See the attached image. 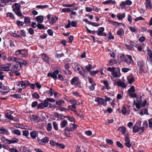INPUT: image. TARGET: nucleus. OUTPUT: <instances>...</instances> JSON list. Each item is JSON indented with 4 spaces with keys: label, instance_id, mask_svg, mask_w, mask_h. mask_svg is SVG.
Segmentation results:
<instances>
[{
    "label": "nucleus",
    "instance_id": "f257e3e1",
    "mask_svg": "<svg viewBox=\"0 0 152 152\" xmlns=\"http://www.w3.org/2000/svg\"><path fill=\"white\" fill-rule=\"evenodd\" d=\"M20 5L18 3H15L12 7L13 11L16 15L19 17H21L22 15V13L20 10Z\"/></svg>",
    "mask_w": 152,
    "mask_h": 152
},
{
    "label": "nucleus",
    "instance_id": "f03ea898",
    "mask_svg": "<svg viewBox=\"0 0 152 152\" xmlns=\"http://www.w3.org/2000/svg\"><path fill=\"white\" fill-rule=\"evenodd\" d=\"M1 140L5 143L8 144L18 142L19 141V140L15 137H13L11 140H9L8 139H5L4 137H2L1 138Z\"/></svg>",
    "mask_w": 152,
    "mask_h": 152
},
{
    "label": "nucleus",
    "instance_id": "7ed1b4c3",
    "mask_svg": "<svg viewBox=\"0 0 152 152\" xmlns=\"http://www.w3.org/2000/svg\"><path fill=\"white\" fill-rule=\"evenodd\" d=\"M72 67L75 71L79 72L80 74L82 76H84V72L81 71L82 67L79 64L77 63H72Z\"/></svg>",
    "mask_w": 152,
    "mask_h": 152
},
{
    "label": "nucleus",
    "instance_id": "20e7f679",
    "mask_svg": "<svg viewBox=\"0 0 152 152\" xmlns=\"http://www.w3.org/2000/svg\"><path fill=\"white\" fill-rule=\"evenodd\" d=\"M137 69L139 70V73L143 72L145 69V63L143 61H139L137 62Z\"/></svg>",
    "mask_w": 152,
    "mask_h": 152
},
{
    "label": "nucleus",
    "instance_id": "39448f33",
    "mask_svg": "<svg viewBox=\"0 0 152 152\" xmlns=\"http://www.w3.org/2000/svg\"><path fill=\"white\" fill-rule=\"evenodd\" d=\"M10 91L9 87L4 86L0 83V91L3 95H5Z\"/></svg>",
    "mask_w": 152,
    "mask_h": 152
},
{
    "label": "nucleus",
    "instance_id": "423d86ee",
    "mask_svg": "<svg viewBox=\"0 0 152 152\" xmlns=\"http://www.w3.org/2000/svg\"><path fill=\"white\" fill-rule=\"evenodd\" d=\"M37 140L38 141L39 144L45 145L49 141V138L48 137H45L44 139H42L40 137H38Z\"/></svg>",
    "mask_w": 152,
    "mask_h": 152
},
{
    "label": "nucleus",
    "instance_id": "0eeeda50",
    "mask_svg": "<svg viewBox=\"0 0 152 152\" xmlns=\"http://www.w3.org/2000/svg\"><path fill=\"white\" fill-rule=\"evenodd\" d=\"M72 84L75 87L77 86L80 83L79 78L77 77H73L71 80Z\"/></svg>",
    "mask_w": 152,
    "mask_h": 152
},
{
    "label": "nucleus",
    "instance_id": "6e6552de",
    "mask_svg": "<svg viewBox=\"0 0 152 152\" xmlns=\"http://www.w3.org/2000/svg\"><path fill=\"white\" fill-rule=\"evenodd\" d=\"M70 127H66L65 130H67L68 132H72L76 129L77 126L74 124H69Z\"/></svg>",
    "mask_w": 152,
    "mask_h": 152
},
{
    "label": "nucleus",
    "instance_id": "1a4fd4ad",
    "mask_svg": "<svg viewBox=\"0 0 152 152\" xmlns=\"http://www.w3.org/2000/svg\"><path fill=\"white\" fill-rule=\"evenodd\" d=\"M59 71L58 70H56L55 71L52 73H49L48 74V77H51L54 79L56 80L57 79V75L58 74Z\"/></svg>",
    "mask_w": 152,
    "mask_h": 152
},
{
    "label": "nucleus",
    "instance_id": "9d476101",
    "mask_svg": "<svg viewBox=\"0 0 152 152\" xmlns=\"http://www.w3.org/2000/svg\"><path fill=\"white\" fill-rule=\"evenodd\" d=\"M48 105V103L45 99L44 100V102L39 104L37 106L38 109H42L47 107Z\"/></svg>",
    "mask_w": 152,
    "mask_h": 152
},
{
    "label": "nucleus",
    "instance_id": "9b49d317",
    "mask_svg": "<svg viewBox=\"0 0 152 152\" xmlns=\"http://www.w3.org/2000/svg\"><path fill=\"white\" fill-rule=\"evenodd\" d=\"M95 101L97 102L99 104L105 106L107 105V103L106 102H104V99L102 98L99 97L95 99Z\"/></svg>",
    "mask_w": 152,
    "mask_h": 152
},
{
    "label": "nucleus",
    "instance_id": "f8f14e48",
    "mask_svg": "<svg viewBox=\"0 0 152 152\" xmlns=\"http://www.w3.org/2000/svg\"><path fill=\"white\" fill-rule=\"evenodd\" d=\"M0 134L9 135L10 134V132L6 129L0 126Z\"/></svg>",
    "mask_w": 152,
    "mask_h": 152
},
{
    "label": "nucleus",
    "instance_id": "ddd939ff",
    "mask_svg": "<svg viewBox=\"0 0 152 152\" xmlns=\"http://www.w3.org/2000/svg\"><path fill=\"white\" fill-rule=\"evenodd\" d=\"M104 28L103 27H100L98 28V31L94 32H96V34L99 36H102L103 35V32L104 31Z\"/></svg>",
    "mask_w": 152,
    "mask_h": 152
},
{
    "label": "nucleus",
    "instance_id": "4468645a",
    "mask_svg": "<svg viewBox=\"0 0 152 152\" xmlns=\"http://www.w3.org/2000/svg\"><path fill=\"white\" fill-rule=\"evenodd\" d=\"M125 145L128 148H130L131 146V145L130 143V140L129 137L127 136H125Z\"/></svg>",
    "mask_w": 152,
    "mask_h": 152
},
{
    "label": "nucleus",
    "instance_id": "2eb2a0df",
    "mask_svg": "<svg viewBox=\"0 0 152 152\" xmlns=\"http://www.w3.org/2000/svg\"><path fill=\"white\" fill-rule=\"evenodd\" d=\"M38 133L36 131H33L30 133V135L31 137L34 139H36L37 137V138L38 136Z\"/></svg>",
    "mask_w": 152,
    "mask_h": 152
},
{
    "label": "nucleus",
    "instance_id": "dca6fc26",
    "mask_svg": "<svg viewBox=\"0 0 152 152\" xmlns=\"http://www.w3.org/2000/svg\"><path fill=\"white\" fill-rule=\"evenodd\" d=\"M41 56L42 59L44 61L49 63V59L47 54L45 53H43L41 54Z\"/></svg>",
    "mask_w": 152,
    "mask_h": 152
},
{
    "label": "nucleus",
    "instance_id": "f3484780",
    "mask_svg": "<svg viewBox=\"0 0 152 152\" xmlns=\"http://www.w3.org/2000/svg\"><path fill=\"white\" fill-rule=\"evenodd\" d=\"M117 35L121 38H122V36L124 34V31L122 28H119L117 32Z\"/></svg>",
    "mask_w": 152,
    "mask_h": 152
},
{
    "label": "nucleus",
    "instance_id": "a211bd4d",
    "mask_svg": "<svg viewBox=\"0 0 152 152\" xmlns=\"http://www.w3.org/2000/svg\"><path fill=\"white\" fill-rule=\"evenodd\" d=\"M58 18L56 16H52L48 21L49 23L51 24L55 23L58 20Z\"/></svg>",
    "mask_w": 152,
    "mask_h": 152
},
{
    "label": "nucleus",
    "instance_id": "6ab92c4d",
    "mask_svg": "<svg viewBox=\"0 0 152 152\" xmlns=\"http://www.w3.org/2000/svg\"><path fill=\"white\" fill-rule=\"evenodd\" d=\"M64 118H67V120L70 122H73L74 123L75 122V119L73 116H71L70 115H68L67 116H64Z\"/></svg>",
    "mask_w": 152,
    "mask_h": 152
},
{
    "label": "nucleus",
    "instance_id": "aec40b11",
    "mask_svg": "<svg viewBox=\"0 0 152 152\" xmlns=\"http://www.w3.org/2000/svg\"><path fill=\"white\" fill-rule=\"evenodd\" d=\"M117 84L118 86L122 87L124 88H126V84L124 82H122L120 80L117 81Z\"/></svg>",
    "mask_w": 152,
    "mask_h": 152
},
{
    "label": "nucleus",
    "instance_id": "412c9836",
    "mask_svg": "<svg viewBox=\"0 0 152 152\" xmlns=\"http://www.w3.org/2000/svg\"><path fill=\"white\" fill-rule=\"evenodd\" d=\"M117 130L120 131L122 134H124L126 132V128L125 127L121 126L118 127Z\"/></svg>",
    "mask_w": 152,
    "mask_h": 152
},
{
    "label": "nucleus",
    "instance_id": "4be33fe9",
    "mask_svg": "<svg viewBox=\"0 0 152 152\" xmlns=\"http://www.w3.org/2000/svg\"><path fill=\"white\" fill-rule=\"evenodd\" d=\"M35 19L38 22L41 23L44 20V18L42 16H38L35 18Z\"/></svg>",
    "mask_w": 152,
    "mask_h": 152
},
{
    "label": "nucleus",
    "instance_id": "5701e85b",
    "mask_svg": "<svg viewBox=\"0 0 152 152\" xmlns=\"http://www.w3.org/2000/svg\"><path fill=\"white\" fill-rule=\"evenodd\" d=\"M94 68L91 65L88 64L86 66L85 70L86 72H90L91 71V70Z\"/></svg>",
    "mask_w": 152,
    "mask_h": 152
},
{
    "label": "nucleus",
    "instance_id": "b1692460",
    "mask_svg": "<svg viewBox=\"0 0 152 152\" xmlns=\"http://www.w3.org/2000/svg\"><path fill=\"white\" fill-rule=\"evenodd\" d=\"M68 124V122L66 120L62 121L60 123V126L61 128H63L66 126Z\"/></svg>",
    "mask_w": 152,
    "mask_h": 152
},
{
    "label": "nucleus",
    "instance_id": "393cba45",
    "mask_svg": "<svg viewBox=\"0 0 152 152\" xmlns=\"http://www.w3.org/2000/svg\"><path fill=\"white\" fill-rule=\"evenodd\" d=\"M11 66V64H10L9 65L7 66L1 67V70L3 71H8L10 70V68Z\"/></svg>",
    "mask_w": 152,
    "mask_h": 152
},
{
    "label": "nucleus",
    "instance_id": "a878e982",
    "mask_svg": "<svg viewBox=\"0 0 152 152\" xmlns=\"http://www.w3.org/2000/svg\"><path fill=\"white\" fill-rule=\"evenodd\" d=\"M26 85V84L25 81H18L17 84L18 86L19 87H23V88H25V87Z\"/></svg>",
    "mask_w": 152,
    "mask_h": 152
},
{
    "label": "nucleus",
    "instance_id": "bb28decb",
    "mask_svg": "<svg viewBox=\"0 0 152 152\" xmlns=\"http://www.w3.org/2000/svg\"><path fill=\"white\" fill-rule=\"evenodd\" d=\"M10 129L12 131V133L13 134H16L18 135H20L21 134V133L20 131L18 130L15 129L14 130H12V129H13L12 128H10Z\"/></svg>",
    "mask_w": 152,
    "mask_h": 152
},
{
    "label": "nucleus",
    "instance_id": "cd10ccee",
    "mask_svg": "<svg viewBox=\"0 0 152 152\" xmlns=\"http://www.w3.org/2000/svg\"><path fill=\"white\" fill-rule=\"evenodd\" d=\"M117 15L118 19L119 20H122L126 16L125 13H124L121 14H120V13H118Z\"/></svg>",
    "mask_w": 152,
    "mask_h": 152
},
{
    "label": "nucleus",
    "instance_id": "c85d7f7f",
    "mask_svg": "<svg viewBox=\"0 0 152 152\" xmlns=\"http://www.w3.org/2000/svg\"><path fill=\"white\" fill-rule=\"evenodd\" d=\"M8 60L9 61H15L17 62L18 63V59L16 57H11L9 56L8 58Z\"/></svg>",
    "mask_w": 152,
    "mask_h": 152
},
{
    "label": "nucleus",
    "instance_id": "c756f323",
    "mask_svg": "<svg viewBox=\"0 0 152 152\" xmlns=\"http://www.w3.org/2000/svg\"><path fill=\"white\" fill-rule=\"evenodd\" d=\"M18 63L20 65V66L21 68L23 66H25L27 64V62L25 60H23L22 62H19L18 61Z\"/></svg>",
    "mask_w": 152,
    "mask_h": 152
},
{
    "label": "nucleus",
    "instance_id": "7c9ffc66",
    "mask_svg": "<svg viewBox=\"0 0 152 152\" xmlns=\"http://www.w3.org/2000/svg\"><path fill=\"white\" fill-rule=\"evenodd\" d=\"M6 17H9L12 19H15V15L14 14L11 12H8L6 14Z\"/></svg>",
    "mask_w": 152,
    "mask_h": 152
},
{
    "label": "nucleus",
    "instance_id": "2f4dec72",
    "mask_svg": "<svg viewBox=\"0 0 152 152\" xmlns=\"http://www.w3.org/2000/svg\"><path fill=\"white\" fill-rule=\"evenodd\" d=\"M122 114L124 115H125L126 114L129 115L130 114V112L127 111L126 108L124 107L122 110Z\"/></svg>",
    "mask_w": 152,
    "mask_h": 152
},
{
    "label": "nucleus",
    "instance_id": "473e14b6",
    "mask_svg": "<svg viewBox=\"0 0 152 152\" xmlns=\"http://www.w3.org/2000/svg\"><path fill=\"white\" fill-rule=\"evenodd\" d=\"M64 103V101L63 99H61L57 100L56 102V104L57 105H58L59 106L62 105V104H63Z\"/></svg>",
    "mask_w": 152,
    "mask_h": 152
},
{
    "label": "nucleus",
    "instance_id": "72a5a7b5",
    "mask_svg": "<svg viewBox=\"0 0 152 152\" xmlns=\"http://www.w3.org/2000/svg\"><path fill=\"white\" fill-rule=\"evenodd\" d=\"M125 45L126 46L127 49L129 50H134V46L132 44H130L129 45L126 44Z\"/></svg>",
    "mask_w": 152,
    "mask_h": 152
},
{
    "label": "nucleus",
    "instance_id": "f704fd0d",
    "mask_svg": "<svg viewBox=\"0 0 152 152\" xmlns=\"http://www.w3.org/2000/svg\"><path fill=\"white\" fill-rule=\"evenodd\" d=\"M8 111H7L6 112V115L7 118H8L10 120H13V117L11 115V114H10L8 113Z\"/></svg>",
    "mask_w": 152,
    "mask_h": 152
},
{
    "label": "nucleus",
    "instance_id": "c9c22d12",
    "mask_svg": "<svg viewBox=\"0 0 152 152\" xmlns=\"http://www.w3.org/2000/svg\"><path fill=\"white\" fill-rule=\"evenodd\" d=\"M21 129H25L29 130H32V127L31 126H21L19 127Z\"/></svg>",
    "mask_w": 152,
    "mask_h": 152
},
{
    "label": "nucleus",
    "instance_id": "e433bc0d",
    "mask_svg": "<svg viewBox=\"0 0 152 152\" xmlns=\"http://www.w3.org/2000/svg\"><path fill=\"white\" fill-rule=\"evenodd\" d=\"M10 96L14 98H15L16 99H21V96L20 94H13L12 95H10Z\"/></svg>",
    "mask_w": 152,
    "mask_h": 152
},
{
    "label": "nucleus",
    "instance_id": "4c0bfd02",
    "mask_svg": "<svg viewBox=\"0 0 152 152\" xmlns=\"http://www.w3.org/2000/svg\"><path fill=\"white\" fill-rule=\"evenodd\" d=\"M139 128L137 126L134 125L133 128V132L135 133L139 131Z\"/></svg>",
    "mask_w": 152,
    "mask_h": 152
},
{
    "label": "nucleus",
    "instance_id": "58836bf2",
    "mask_svg": "<svg viewBox=\"0 0 152 152\" xmlns=\"http://www.w3.org/2000/svg\"><path fill=\"white\" fill-rule=\"evenodd\" d=\"M37 27L39 29H46L47 28L45 26L43 25L38 23L37 24Z\"/></svg>",
    "mask_w": 152,
    "mask_h": 152
},
{
    "label": "nucleus",
    "instance_id": "ea45409f",
    "mask_svg": "<svg viewBox=\"0 0 152 152\" xmlns=\"http://www.w3.org/2000/svg\"><path fill=\"white\" fill-rule=\"evenodd\" d=\"M99 72V70L91 71L89 73L90 75L93 76H94L95 75Z\"/></svg>",
    "mask_w": 152,
    "mask_h": 152
},
{
    "label": "nucleus",
    "instance_id": "a19ab883",
    "mask_svg": "<svg viewBox=\"0 0 152 152\" xmlns=\"http://www.w3.org/2000/svg\"><path fill=\"white\" fill-rule=\"evenodd\" d=\"M21 54L24 56H27L28 55V53L26 50H21Z\"/></svg>",
    "mask_w": 152,
    "mask_h": 152
},
{
    "label": "nucleus",
    "instance_id": "79ce46f5",
    "mask_svg": "<svg viewBox=\"0 0 152 152\" xmlns=\"http://www.w3.org/2000/svg\"><path fill=\"white\" fill-rule=\"evenodd\" d=\"M75 3H73L71 4H64L63 5V6L66 7H73L75 6Z\"/></svg>",
    "mask_w": 152,
    "mask_h": 152
},
{
    "label": "nucleus",
    "instance_id": "37998d69",
    "mask_svg": "<svg viewBox=\"0 0 152 152\" xmlns=\"http://www.w3.org/2000/svg\"><path fill=\"white\" fill-rule=\"evenodd\" d=\"M127 80L129 83H131L134 81V78L132 77H127Z\"/></svg>",
    "mask_w": 152,
    "mask_h": 152
},
{
    "label": "nucleus",
    "instance_id": "c03bdc74",
    "mask_svg": "<svg viewBox=\"0 0 152 152\" xmlns=\"http://www.w3.org/2000/svg\"><path fill=\"white\" fill-rule=\"evenodd\" d=\"M148 126V122L147 121H145L143 122L142 127L144 129H145L147 128Z\"/></svg>",
    "mask_w": 152,
    "mask_h": 152
},
{
    "label": "nucleus",
    "instance_id": "a18cd8bd",
    "mask_svg": "<svg viewBox=\"0 0 152 152\" xmlns=\"http://www.w3.org/2000/svg\"><path fill=\"white\" fill-rule=\"evenodd\" d=\"M134 88L133 86H132L128 90V92L129 93V94L132 93H134Z\"/></svg>",
    "mask_w": 152,
    "mask_h": 152
},
{
    "label": "nucleus",
    "instance_id": "49530a36",
    "mask_svg": "<svg viewBox=\"0 0 152 152\" xmlns=\"http://www.w3.org/2000/svg\"><path fill=\"white\" fill-rule=\"evenodd\" d=\"M103 82L104 85L105 86L106 88L107 89H108L110 88V87L109 86V83L107 81H104Z\"/></svg>",
    "mask_w": 152,
    "mask_h": 152
},
{
    "label": "nucleus",
    "instance_id": "de8ad7c7",
    "mask_svg": "<svg viewBox=\"0 0 152 152\" xmlns=\"http://www.w3.org/2000/svg\"><path fill=\"white\" fill-rule=\"evenodd\" d=\"M52 129V124L50 123H48L47 126V129L48 131H50Z\"/></svg>",
    "mask_w": 152,
    "mask_h": 152
},
{
    "label": "nucleus",
    "instance_id": "09e8293b",
    "mask_svg": "<svg viewBox=\"0 0 152 152\" xmlns=\"http://www.w3.org/2000/svg\"><path fill=\"white\" fill-rule=\"evenodd\" d=\"M123 61L128 64H133L134 63L133 60H129L128 59H125L124 60H123Z\"/></svg>",
    "mask_w": 152,
    "mask_h": 152
},
{
    "label": "nucleus",
    "instance_id": "8fccbe9b",
    "mask_svg": "<svg viewBox=\"0 0 152 152\" xmlns=\"http://www.w3.org/2000/svg\"><path fill=\"white\" fill-rule=\"evenodd\" d=\"M89 24L93 26L97 27L99 26V24H97L95 22H89Z\"/></svg>",
    "mask_w": 152,
    "mask_h": 152
},
{
    "label": "nucleus",
    "instance_id": "3c124183",
    "mask_svg": "<svg viewBox=\"0 0 152 152\" xmlns=\"http://www.w3.org/2000/svg\"><path fill=\"white\" fill-rule=\"evenodd\" d=\"M16 24L19 27L22 26L24 24V23L18 20L16 21Z\"/></svg>",
    "mask_w": 152,
    "mask_h": 152
},
{
    "label": "nucleus",
    "instance_id": "603ef678",
    "mask_svg": "<svg viewBox=\"0 0 152 152\" xmlns=\"http://www.w3.org/2000/svg\"><path fill=\"white\" fill-rule=\"evenodd\" d=\"M48 6L47 5H37L36 7V8H38L39 9H43L44 8H46L48 7Z\"/></svg>",
    "mask_w": 152,
    "mask_h": 152
},
{
    "label": "nucleus",
    "instance_id": "864d4df0",
    "mask_svg": "<svg viewBox=\"0 0 152 152\" xmlns=\"http://www.w3.org/2000/svg\"><path fill=\"white\" fill-rule=\"evenodd\" d=\"M77 22L73 21L71 22V25L72 27H76L77 26Z\"/></svg>",
    "mask_w": 152,
    "mask_h": 152
},
{
    "label": "nucleus",
    "instance_id": "5fc2aeb1",
    "mask_svg": "<svg viewBox=\"0 0 152 152\" xmlns=\"http://www.w3.org/2000/svg\"><path fill=\"white\" fill-rule=\"evenodd\" d=\"M107 70L113 73L115 71V68L113 67H109L107 68Z\"/></svg>",
    "mask_w": 152,
    "mask_h": 152
},
{
    "label": "nucleus",
    "instance_id": "6e6d98bb",
    "mask_svg": "<svg viewBox=\"0 0 152 152\" xmlns=\"http://www.w3.org/2000/svg\"><path fill=\"white\" fill-rule=\"evenodd\" d=\"M24 22L25 23H30V20L29 18L28 17H25L24 18Z\"/></svg>",
    "mask_w": 152,
    "mask_h": 152
},
{
    "label": "nucleus",
    "instance_id": "4d7b16f0",
    "mask_svg": "<svg viewBox=\"0 0 152 152\" xmlns=\"http://www.w3.org/2000/svg\"><path fill=\"white\" fill-rule=\"evenodd\" d=\"M127 16L128 17L127 20L131 24L132 23V16L130 15H128Z\"/></svg>",
    "mask_w": 152,
    "mask_h": 152
},
{
    "label": "nucleus",
    "instance_id": "13d9d810",
    "mask_svg": "<svg viewBox=\"0 0 152 152\" xmlns=\"http://www.w3.org/2000/svg\"><path fill=\"white\" fill-rule=\"evenodd\" d=\"M47 101V103H48V102H53L55 101V100L53 98H47L46 99H45Z\"/></svg>",
    "mask_w": 152,
    "mask_h": 152
},
{
    "label": "nucleus",
    "instance_id": "bf43d9fd",
    "mask_svg": "<svg viewBox=\"0 0 152 152\" xmlns=\"http://www.w3.org/2000/svg\"><path fill=\"white\" fill-rule=\"evenodd\" d=\"M112 75L115 77H118L120 76L117 72L115 71L112 73Z\"/></svg>",
    "mask_w": 152,
    "mask_h": 152
},
{
    "label": "nucleus",
    "instance_id": "052dcab7",
    "mask_svg": "<svg viewBox=\"0 0 152 152\" xmlns=\"http://www.w3.org/2000/svg\"><path fill=\"white\" fill-rule=\"evenodd\" d=\"M53 127L55 130H57L58 129V127L57 123L56 122L54 121L53 122Z\"/></svg>",
    "mask_w": 152,
    "mask_h": 152
},
{
    "label": "nucleus",
    "instance_id": "680f3d73",
    "mask_svg": "<svg viewBox=\"0 0 152 152\" xmlns=\"http://www.w3.org/2000/svg\"><path fill=\"white\" fill-rule=\"evenodd\" d=\"M20 66V65L17 62H16V64L13 65L12 67L14 69H16L17 70L18 69L19 67Z\"/></svg>",
    "mask_w": 152,
    "mask_h": 152
},
{
    "label": "nucleus",
    "instance_id": "e2e57ef3",
    "mask_svg": "<svg viewBox=\"0 0 152 152\" xmlns=\"http://www.w3.org/2000/svg\"><path fill=\"white\" fill-rule=\"evenodd\" d=\"M54 91L53 90L52 88H50L49 91V94L50 96H52Z\"/></svg>",
    "mask_w": 152,
    "mask_h": 152
},
{
    "label": "nucleus",
    "instance_id": "0e129e2a",
    "mask_svg": "<svg viewBox=\"0 0 152 152\" xmlns=\"http://www.w3.org/2000/svg\"><path fill=\"white\" fill-rule=\"evenodd\" d=\"M62 12H71L70 9L64 8L62 9Z\"/></svg>",
    "mask_w": 152,
    "mask_h": 152
},
{
    "label": "nucleus",
    "instance_id": "69168bd1",
    "mask_svg": "<svg viewBox=\"0 0 152 152\" xmlns=\"http://www.w3.org/2000/svg\"><path fill=\"white\" fill-rule=\"evenodd\" d=\"M23 135L26 137L28 136L29 135V132L27 130L23 131Z\"/></svg>",
    "mask_w": 152,
    "mask_h": 152
},
{
    "label": "nucleus",
    "instance_id": "338daca9",
    "mask_svg": "<svg viewBox=\"0 0 152 152\" xmlns=\"http://www.w3.org/2000/svg\"><path fill=\"white\" fill-rule=\"evenodd\" d=\"M129 28L130 31L132 32H135L137 31V29L135 27H129Z\"/></svg>",
    "mask_w": 152,
    "mask_h": 152
},
{
    "label": "nucleus",
    "instance_id": "774afa93",
    "mask_svg": "<svg viewBox=\"0 0 152 152\" xmlns=\"http://www.w3.org/2000/svg\"><path fill=\"white\" fill-rule=\"evenodd\" d=\"M116 61L112 59L110 61V64L111 65H114L116 64Z\"/></svg>",
    "mask_w": 152,
    "mask_h": 152
}]
</instances>
